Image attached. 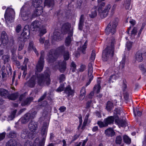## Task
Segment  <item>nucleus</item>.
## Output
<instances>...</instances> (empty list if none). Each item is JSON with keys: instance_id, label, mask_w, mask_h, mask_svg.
I'll return each instance as SVG.
<instances>
[{"instance_id": "obj_9", "label": "nucleus", "mask_w": 146, "mask_h": 146, "mask_svg": "<svg viewBox=\"0 0 146 146\" xmlns=\"http://www.w3.org/2000/svg\"><path fill=\"white\" fill-rule=\"evenodd\" d=\"M21 137L23 139L28 138L29 139H32L34 137V135L30 132H29L27 129H24L22 131L21 134Z\"/></svg>"}, {"instance_id": "obj_1", "label": "nucleus", "mask_w": 146, "mask_h": 146, "mask_svg": "<svg viewBox=\"0 0 146 146\" xmlns=\"http://www.w3.org/2000/svg\"><path fill=\"white\" fill-rule=\"evenodd\" d=\"M40 86L48 85L50 83V72L48 70H46L44 74H36L32 77L27 82V86L31 88L34 87L36 82Z\"/></svg>"}, {"instance_id": "obj_56", "label": "nucleus", "mask_w": 146, "mask_h": 146, "mask_svg": "<svg viewBox=\"0 0 146 146\" xmlns=\"http://www.w3.org/2000/svg\"><path fill=\"white\" fill-rule=\"evenodd\" d=\"M137 32V29L136 27H134L131 33V36H134L136 35Z\"/></svg>"}, {"instance_id": "obj_11", "label": "nucleus", "mask_w": 146, "mask_h": 146, "mask_svg": "<svg viewBox=\"0 0 146 146\" xmlns=\"http://www.w3.org/2000/svg\"><path fill=\"white\" fill-rule=\"evenodd\" d=\"M28 128L31 132H35L38 128V123L33 121H31L28 125Z\"/></svg>"}, {"instance_id": "obj_15", "label": "nucleus", "mask_w": 146, "mask_h": 146, "mask_svg": "<svg viewBox=\"0 0 146 146\" xmlns=\"http://www.w3.org/2000/svg\"><path fill=\"white\" fill-rule=\"evenodd\" d=\"M2 43L4 45H6L8 42V36L6 33L3 31L1 33Z\"/></svg>"}, {"instance_id": "obj_3", "label": "nucleus", "mask_w": 146, "mask_h": 146, "mask_svg": "<svg viewBox=\"0 0 146 146\" xmlns=\"http://www.w3.org/2000/svg\"><path fill=\"white\" fill-rule=\"evenodd\" d=\"M114 43V38L113 37L111 39L110 46L107 47L103 52L102 58L103 61H107L109 59L111 58L113 56Z\"/></svg>"}, {"instance_id": "obj_20", "label": "nucleus", "mask_w": 146, "mask_h": 146, "mask_svg": "<svg viewBox=\"0 0 146 146\" xmlns=\"http://www.w3.org/2000/svg\"><path fill=\"white\" fill-rule=\"evenodd\" d=\"M66 62L64 60L58 63L59 70L61 72H63L66 69Z\"/></svg>"}, {"instance_id": "obj_25", "label": "nucleus", "mask_w": 146, "mask_h": 146, "mask_svg": "<svg viewBox=\"0 0 146 146\" xmlns=\"http://www.w3.org/2000/svg\"><path fill=\"white\" fill-rule=\"evenodd\" d=\"M17 142L14 139H10L5 144V146H17Z\"/></svg>"}, {"instance_id": "obj_37", "label": "nucleus", "mask_w": 146, "mask_h": 146, "mask_svg": "<svg viewBox=\"0 0 146 146\" xmlns=\"http://www.w3.org/2000/svg\"><path fill=\"white\" fill-rule=\"evenodd\" d=\"M25 31L23 30V32L21 34V36H23V38H27L29 37V36L30 35V32L29 30L26 32Z\"/></svg>"}, {"instance_id": "obj_4", "label": "nucleus", "mask_w": 146, "mask_h": 146, "mask_svg": "<svg viewBox=\"0 0 146 146\" xmlns=\"http://www.w3.org/2000/svg\"><path fill=\"white\" fill-rule=\"evenodd\" d=\"M32 4L34 7L36 8L32 14V18H34L41 14L43 12L44 5L42 0H33Z\"/></svg>"}, {"instance_id": "obj_30", "label": "nucleus", "mask_w": 146, "mask_h": 146, "mask_svg": "<svg viewBox=\"0 0 146 146\" xmlns=\"http://www.w3.org/2000/svg\"><path fill=\"white\" fill-rule=\"evenodd\" d=\"M45 138H43L38 144L36 143V140H35L34 143V146H44L45 142Z\"/></svg>"}, {"instance_id": "obj_7", "label": "nucleus", "mask_w": 146, "mask_h": 146, "mask_svg": "<svg viewBox=\"0 0 146 146\" xmlns=\"http://www.w3.org/2000/svg\"><path fill=\"white\" fill-rule=\"evenodd\" d=\"M14 11L11 9H7L4 15V17L7 24L13 22L15 17Z\"/></svg>"}, {"instance_id": "obj_48", "label": "nucleus", "mask_w": 146, "mask_h": 146, "mask_svg": "<svg viewBox=\"0 0 146 146\" xmlns=\"http://www.w3.org/2000/svg\"><path fill=\"white\" fill-rule=\"evenodd\" d=\"M122 140V138L120 136H117L116 138L115 143L117 144H120Z\"/></svg>"}, {"instance_id": "obj_31", "label": "nucleus", "mask_w": 146, "mask_h": 146, "mask_svg": "<svg viewBox=\"0 0 146 146\" xmlns=\"http://www.w3.org/2000/svg\"><path fill=\"white\" fill-rule=\"evenodd\" d=\"M31 25L33 28H34L33 31H34L35 29L39 27L40 24L38 21L35 20L33 22Z\"/></svg>"}, {"instance_id": "obj_13", "label": "nucleus", "mask_w": 146, "mask_h": 146, "mask_svg": "<svg viewBox=\"0 0 146 146\" xmlns=\"http://www.w3.org/2000/svg\"><path fill=\"white\" fill-rule=\"evenodd\" d=\"M88 76L89 78V81L86 83V86H87L90 83L91 81L93 79V76L92 75L93 72V68L92 67V64L91 63H89L88 65Z\"/></svg>"}, {"instance_id": "obj_6", "label": "nucleus", "mask_w": 146, "mask_h": 146, "mask_svg": "<svg viewBox=\"0 0 146 146\" xmlns=\"http://www.w3.org/2000/svg\"><path fill=\"white\" fill-rule=\"evenodd\" d=\"M105 3L104 2H102L101 4V5L98 9V12L99 14L102 18L106 17L108 14V12L111 7L110 4L108 5L105 8H103L102 6H104Z\"/></svg>"}, {"instance_id": "obj_45", "label": "nucleus", "mask_w": 146, "mask_h": 146, "mask_svg": "<svg viewBox=\"0 0 146 146\" xmlns=\"http://www.w3.org/2000/svg\"><path fill=\"white\" fill-rule=\"evenodd\" d=\"M86 89L83 87L81 89L80 91V97H83L84 98L86 95Z\"/></svg>"}, {"instance_id": "obj_62", "label": "nucleus", "mask_w": 146, "mask_h": 146, "mask_svg": "<svg viewBox=\"0 0 146 146\" xmlns=\"http://www.w3.org/2000/svg\"><path fill=\"white\" fill-rule=\"evenodd\" d=\"M117 77V76L114 74L113 75L110 76V78H109V81L110 82H113V81L112 80H115Z\"/></svg>"}, {"instance_id": "obj_57", "label": "nucleus", "mask_w": 146, "mask_h": 146, "mask_svg": "<svg viewBox=\"0 0 146 146\" xmlns=\"http://www.w3.org/2000/svg\"><path fill=\"white\" fill-rule=\"evenodd\" d=\"M132 42H127L126 43V47L128 50H130L132 47Z\"/></svg>"}, {"instance_id": "obj_28", "label": "nucleus", "mask_w": 146, "mask_h": 146, "mask_svg": "<svg viewBox=\"0 0 146 146\" xmlns=\"http://www.w3.org/2000/svg\"><path fill=\"white\" fill-rule=\"evenodd\" d=\"M44 5L43 7L45 5H47L49 7H52L54 4V0H45L44 4H42Z\"/></svg>"}, {"instance_id": "obj_29", "label": "nucleus", "mask_w": 146, "mask_h": 146, "mask_svg": "<svg viewBox=\"0 0 146 146\" xmlns=\"http://www.w3.org/2000/svg\"><path fill=\"white\" fill-rule=\"evenodd\" d=\"M88 41H86L82 47H80V48L78 49V51L79 52H82L83 54H85V50L86 48Z\"/></svg>"}, {"instance_id": "obj_51", "label": "nucleus", "mask_w": 146, "mask_h": 146, "mask_svg": "<svg viewBox=\"0 0 146 146\" xmlns=\"http://www.w3.org/2000/svg\"><path fill=\"white\" fill-rule=\"evenodd\" d=\"M97 124L100 127H106L107 125H106L105 123L104 122H102L101 121H98L97 122Z\"/></svg>"}, {"instance_id": "obj_43", "label": "nucleus", "mask_w": 146, "mask_h": 146, "mask_svg": "<svg viewBox=\"0 0 146 146\" xmlns=\"http://www.w3.org/2000/svg\"><path fill=\"white\" fill-rule=\"evenodd\" d=\"M46 30L45 28H41L39 31V36H42L46 33Z\"/></svg>"}, {"instance_id": "obj_41", "label": "nucleus", "mask_w": 146, "mask_h": 146, "mask_svg": "<svg viewBox=\"0 0 146 146\" xmlns=\"http://www.w3.org/2000/svg\"><path fill=\"white\" fill-rule=\"evenodd\" d=\"M17 134L14 131H11L8 134L9 137L11 138H15L16 137Z\"/></svg>"}, {"instance_id": "obj_18", "label": "nucleus", "mask_w": 146, "mask_h": 146, "mask_svg": "<svg viewBox=\"0 0 146 146\" xmlns=\"http://www.w3.org/2000/svg\"><path fill=\"white\" fill-rule=\"evenodd\" d=\"M33 117L31 116L30 113H26L21 118V123L24 124L27 123L30 119H32L31 118Z\"/></svg>"}, {"instance_id": "obj_58", "label": "nucleus", "mask_w": 146, "mask_h": 146, "mask_svg": "<svg viewBox=\"0 0 146 146\" xmlns=\"http://www.w3.org/2000/svg\"><path fill=\"white\" fill-rule=\"evenodd\" d=\"M2 58L4 60L5 63L8 61L9 56L8 55H5L2 56Z\"/></svg>"}, {"instance_id": "obj_8", "label": "nucleus", "mask_w": 146, "mask_h": 146, "mask_svg": "<svg viewBox=\"0 0 146 146\" xmlns=\"http://www.w3.org/2000/svg\"><path fill=\"white\" fill-rule=\"evenodd\" d=\"M44 51L43 50L41 51L40 52V57L36 66V70L38 72L42 71L43 68L44 63Z\"/></svg>"}, {"instance_id": "obj_21", "label": "nucleus", "mask_w": 146, "mask_h": 146, "mask_svg": "<svg viewBox=\"0 0 146 146\" xmlns=\"http://www.w3.org/2000/svg\"><path fill=\"white\" fill-rule=\"evenodd\" d=\"M28 50L29 51L33 50L36 53V54L38 56V54L37 51L35 46H34L33 42L32 41H31L29 43V45L28 48Z\"/></svg>"}, {"instance_id": "obj_24", "label": "nucleus", "mask_w": 146, "mask_h": 146, "mask_svg": "<svg viewBox=\"0 0 146 146\" xmlns=\"http://www.w3.org/2000/svg\"><path fill=\"white\" fill-rule=\"evenodd\" d=\"M33 98L31 97L25 99L23 100L21 103V105L22 106L28 105L33 100Z\"/></svg>"}, {"instance_id": "obj_19", "label": "nucleus", "mask_w": 146, "mask_h": 146, "mask_svg": "<svg viewBox=\"0 0 146 146\" xmlns=\"http://www.w3.org/2000/svg\"><path fill=\"white\" fill-rule=\"evenodd\" d=\"M115 119V117L113 116H110L108 117L104 120V122L105 123L106 125L107 126L109 124H113Z\"/></svg>"}, {"instance_id": "obj_5", "label": "nucleus", "mask_w": 146, "mask_h": 146, "mask_svg": "<svg viewBox=\"0 0 146 146\" xmlns=\"http://www.w3.org/2000/svg\"><path fill=\"white\" fill-rule=\"evenodd\" d=\"M118 23V19H114L112 22L110 23L105 30L106 34L110 36L113 35L116 32V29Z\"/></svg>"}, {"instance_id": "obj_59", "label": "nucleus", "mask_w": 146, "mask_h": 146, "mask_svg": "<svg viewBox=\"0 0 146 146\" xmlns=\"http://www.w3.org/2000/svg\"><path fill=\"white\" fill-rule=\"evenodd\" d=\"M46 95V92H45L44 93L43 95L38 100V102H40L41 101L43 100L45 98Z\"/></svg>"}, {"instance_id": "obj_54", "label": "nucleus", "mask_w": 146, "mask_h": 146, "mask_svg": "<svg viewBox=\"0 0 146 146\" xmlns=\"http://www.w3.org/2000/svg\"><path fill=\"white\" fill-rule=\"evenodd\" d=\"M64 85L63 84H61L59 87L57 89L56 91L58 92H61L63 90Z\"/></svg>"}, {"instance_id": "obj_22", "label": "nucleus", "mask_w": 146, "mask_h": 146, "mask_svg": "<svg viewBox=\"0 0 146 146\" xmlns=\"http://www.w3.org/2000/svg\"><path fill=\"white\" fill-rule=\"evenodd\" d=\"M64 92L68 96L73 95V91L72 90L70 86H68L65 88Z\"/></svg>"}, {"instance_id": "obj_50", "label": "nucleus", "mask_w": 146, "mask_h": 146, "mask_svg": "<svg viewBox=\"0 0 146 146\" xmlns=\"http://www.w3.org/2000/svg\"><path fill=\"white\" fill-rule=\"evenodd\" d=\"M118 123L119 126L122 127H125L126 125V122L124 121L123 120H120L119 121Z\"/></svg>"}, {"instance_id": "obj_2", "label": "nucleus", "mask_w": 146, "mask_h": 146, "mask_svg": "<svg viewBox=\"0 0 146 146\" xmlns=\"http://www.w3.org/2000/svg\"><path fill=\"white\" fill-rule=\"evenodd\" d=\"M65 48L64 46L59 47L57 49V52L56 54L54 50H50L47 58L48 62L51 63L53 62L56 60L58 54H63L64 59L65 60H68L70 57V54L68 51H65Z\"/></svg>"}, {"instance_id": "obj_34", "label": "nucleus", "mask_w": 146, "mask_h": 146, "mask_svg": "<svg viewBox=\"0 0 146 146\" xmlns=\"http://www.w3.org/2000/svg\"><path fill=\"white\" fill-rule=\"evenodd\" d=\"M9 96L7 99L12 100H14L18 96V93H16L11 94L9 93Z\"/></svg>"}, {"instance_id": "obj_10", "label": "nucleus", "mask_w": 146, "mask_h": 146, "mask_svg": "<svg viewBox=\"0 0 146 146\" xmlns=\"http://www.w3.org/2000/svg\"><path fill=\"white\" fill-rule=\"evenodd\" d=\"M23 7L22 8L21 10V17L23 20L24 21H27L30 19V21L33 18H32V15H31V12L29 11H27L25 12H23Z\"/></svg>"}, {"instance_id": "obj_12", "label": "nucleus", "mask_w": 146, "mask_h": 146, "mask_svg": "<svg viewBox=\"0 0 146 146\" xmlns=\"http://www.w3.org/2000/svg\"><path fill=\"white\" fill-rule=\"evenodd\" d=\"M71 27V25L70 24L68 23H66L63 24L61 28V31L62 33L66 34L67 32L69 31L68 34H70V31H72H72L70 29Z\"/></svg>"}, {"instance_id": "obj_23", "label": "nucleus", "mask_w": 146, "mask_h": 146, "mask_svg": "<svg viewBox=\"0 0 146 146\" xmlns=\"http://www.w3.org/2000/svg\"><path fill=\"white\" fill-rule=\"evenodd\" d=\"M70 34H68V35L66 38L65 41V45L67 46H68L70 44L72 38L71 37L73 35V32L72 31H70Z\"/></svg>"}, {"instance_id": "obj_26", "label": "nucleus", "mask_w": 146, "mask_h": 146, "mask_svg": "<svg viewBox=\"0 0 146 146\" xmlns=\"http://www.w3.org/2000/svg\"><path fill=\"white\" fill-rule=\"evenodd\" d=\"M84 17L83 15H82L80 18L79 22V29L81 30L84 25Z\"/></svg>"}, {"instance_id": "obj_60", "label": "nucleus", "mask_w": 146, "mask_h": 146, "mask_svg": "<svg viewBox=\"0 0 146 146\" xmlns=\"http://www.w3.org/2000/svg\"><path fill=\"white\" fill-rule=\"evenodd\" d=\"M86 68V66L82 64L80 66V67L79 69V71L80 72H82Z\"/></svg>"}, {"instance_id": "obj_61", "label": "nucleus", "mask_w": 146, "mask_h": 146, "mask_svg": "<svg viewBox=\"0 0 146 146\" xmlns=\"http://www.w3.org/2000/svg\"><path fill=\"white\" fill-rule=\"evenodd\" d=\"M24 146H34V145L31 141H28L25 143Z\"/></svg>"}, {"instance_id": "obj_40", "label": "nucleus", "mask_w": 146, "mask_h": 146, "mask_svg": "<svg viewBox=\"0 0 146 146\" xmlns=\"http://www.w3.org/2000/svg\"><path fill=\"white\" fill-rule=\"evenodd\" d=\"M123 139L125 143L127 144H130L131 143V139L127 135H124L123 136Z\"/></svg>"}, {"instance_id": "obj_14", "label": "nucleus", "mask_w": 146, "mask_h": 146, "mask_svg": "<svg viewBox=\"0 0 146 146\" xmlns=\"http://www.w3.org/2000/svg\"><path fill=\"white\" fill-rule=\"evenodd\" d=\"M53 40L58 41L62 39V37L60 33L58 31V30H55L53 33Z\"/></svg>"}, {"instance_id": "obj_35", "label": "nucleus", "mask_w": 146, "mask_h": 146, "mask_svg": "<svg viewBox=\"0 0 146 146\" xmlns=\"http://www.w3.org/2000/svg\"><path fill=\"white\" fill-rule=\"evenodd\" d=\"M113 107V103L110 101H108L107 103L106 109L109 111H110L112 109Z\"/></svg>"}, {"instance_id": "obj_36", "label": "nucleus", "mask_w": 146, "mask_h": 146, "mask_svg": "<svg viewBox=\"0 0 146 146\" xmlns=\"http://www.w3.org/2000/svg\"><path fill=\"white\" fill-rule=\"evenodd\" d=\"M131 0H124V3L123 4V6L126 9H129L130 6Z\"/></svg>"}, {"instance_id": "obj_33", "label": "nucleus", "mask_w": 146, "mask_h": 146, "mask_svg": "<svg viewBox=\"0 0 146 146\" xmlns=\"http://www.w3.org/2000/svg\"><path fill=\"white\" fill-rule=\"evenodd\" d=\"M136 60L138 62H141L143 60L142 54L139 52H137L135 55Z\"/></svg>"}, {"instance_id": "obj_32", "label": "nucleus", "mask_w": 146, "mask_h": 146, "mask_svg": "<svg viewBox=\"0 0 146 146\" xmlns=\"http://www.w3.org/2000/svg\"><path fill=\"white\" fill-rule=\"evenodd\" d=\"M97 15V10L96 8H94L92 9L90 14L89 16L91 18H94L96 17Z\"/></svg>"}, {"instance_id": "obj_49", "label": "nucleus", "mask_w": 146, "mask_h": 146, "mask_svg": "<svg viewBox=\"0 0 146 146\" xmlns=\"http://www.w3.org/2000/svg\"><path fill=\"white\" fill-rule=\"evenodd\" d=\"M136 112L137 115L138 116H140L141 115V112L139 110V109L138 108H136L135 110L133 109V112L134 115L135 116H136Z\"/></svg>"}, {"instance_id": "obj_16", "label": "nucleus", "mask_w": 146, "mask_h": 146, "mask_svg": "<svg viewBox=\"0 0 146 146\" xmlns=\"http://www.w3.org/2000/svg\"><path fill=\"white\" fill-rule=\"evenodd\" d=\"M9 92L3 88H0V96L5 98H7L9 97Z\"/></svg>"}, {"instance_id": "obj_64", "label": "nucleus", "mask_w": 146, "mask_h": 146, "mask_svg": "<svg viewBox=\"0 0 146 146\" xmlns=\"http://www.w3.org/2000/svg\"><path fill=\"white\" fill-rule=\"evenodd\" d=\"M17 50V47L15 46H14L11 49V52L12 53L13 55V56H16L15 53Z\"/></svg>"}, {"instance_id": "obj_55", "label": "nucleus", "mask_w": 146, "mask_h": 146, "mask_svg": "<svg viewBox=\"0 0 146 146\" xmlns=\"http://www.w3.org/2000/svg\"><path fill=\"white\" fill-rule=\"evenodd\" d=\"M121 113H123V111L119 109L115 108L114 110V113L115 114L120 115Z\"/></svg>"}, {"instance_id": "obj_27", "label": "nucleus", "mask_w": 146, "mask_h": 146, "mask_svg": "<svg viewBox=\"0 0 146 146\" xmlns=\"http://www.w3.org/2000/svg\"><path fill=\"white\" fill-rule=\"evenodd\" d=\"M106 135L109 136H112L114 135L115 132L111 128H109L105 131Z\"/></svg>"}, {"instance_id": "obj_63", "label": "nucleus", "mask_w": 146, "mask_h": 146, "mask_svg": "<svg viewBox=\"0 0 146 146\" xmlns=\"http://www.w3.org/2000/svg\"><path fill=\"white\" fill-rule=\"evenodd\" d=\"M6 133L3 132L0 134V141H2L4 139Z\"/></svg>"}, {"instance_id": "obj_53", "label": "nucleus", "mask_w": 146, "mask_h": 146, "mask_svg": "<svg viewBox=\"0 0 146 146\" xmlns=\"http://www.w3.org/2000/svg\"><path fill=\"white\" fill-rule=\"evenodd\" d=\"M82 2L81 0H78L77 1L76 6L77 8L80 9L82 7Z\"/></svg>"}, {"instance_id": "obj_39", "label": "nucleus", "mask_w": 146, "mask_h": 146, "mask_svg": "<svg viewBox=\"0 0 146 146\" xmlns=\"http://www.w3.org/2000/svg\"><path fill=\"white\" fill-rule=\"evenodd\" d=\"M101 88L100 85H95L93 88V90L97 93H98L100 92Z\"/></svg>"}, {"instance_id": "obj_47", "label": "nucleus", "mask_w": 146, "mask_h": 146, "mask_svg": "<svg viewBox=\"0 0 146 146\" xmlns=\"http://www.w3.org/2000/svg\"><path fill=\"white\" fill-rule=\"evenodd\" d=\"M96 56L95 51L94 50L92 51L91 56L90 58V60L91 61L93 62L95 59Z\"/></svg>"}, {"instance_id": "obj_44", "label": "nucleus", "mask_w": 146, "mask_h": 146, "mask_svg": "<svg viewBox=\"0 0 146 146\" xmlns=\"http://www.w3.org/2000/svg\"><path fill=\"white\" fill-rule=\"evenodd\" d=\"M17 112V110H14L11 113V115L9 116V120H12L15 117L16 113Z\"/></svg>"}, {"instance_id": "obj_52", "label": "nucleus", "mask_w": 146, "mask_h": 146, "mask_svg": "<svg viewBox=\"0 0 146 146\" xmlns=\"http://www.w3.org/2000/svg\"><path fill=\"white\" fill-rule=\"evenodd\" d=\"M19 42V44L18 50L19 51H21L23 49L24 47V42L23 41H20Z\"/></svg>"}, {"instance_id": "obj_42", "label": "nucleus", "mask_w": 146, "mask_h": 146, "mask_svg": "<svg viewBox=\"0 0 146 146\" xmlns=\"http://www.w3.org/2000/svg\"><path fill=\"white\" fill-rule=\"evenodd\" d=\"M12 60L13 62L18 67L20 65V63L19 61H17V60L16 56H13L12 57Z\"/></svg>"}, {"instance_id": "obj_38", "label": "nucleus", "mask_w": 146, "mask_h": 146, "mask_svg": "<svg viewBox=\"0 0 146 146\" xmlns=\"http://www.w3.org/2000/svg\"><path fill=\"white\" fill-rule=\"evenodd\" d=\"M71 68L70 69V71H72V72H74L76 70V65L74 62L72 61L71 63Z\"/></svg>"}, {"instance_id": "obj_46", "label": "nucleus", "mask_w": 146, "mask_h": 146, "mask_svg": "<svg viewBox=\"0 0 146 146\" xmlns=\"http://www.w3.org/2000/svg\"><path fill=\"white\" fill-rule=\"evenodd\" d=\"M126 59V57L125 56H124L122 58L121 61L120 62V66L122 68H124L125 62Z\"/></svg>"}, {"instance_id": "obj_17", "label": "nucleus", "mask_w": 146, "mask_h": 146, "mask_svg": "<svg viewBox=\"0 0 146 146\" xmlns=\"http://www.w3.org/2000/svg\"><path fill=\"white\" fill-rule=\"evenodd\" d=\"M48 126L46 123H44L41 128V133L43 138H46L47 131Z\"/></svg>"}]
</instances>
